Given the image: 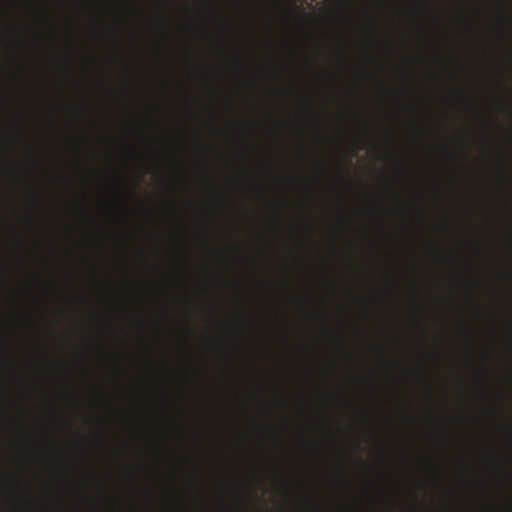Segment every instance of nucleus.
<instances>
[{"label":"nucleus","mask_w":512,"mask_h":512,"mask_svg":"<svg viewBox=\"0 0 512 512\" xmlns=\"http://www.w3.org/2000/svg\"><path fill=\"white\" fill-rule=\"evenodd\" d=\"M290 127H291V122L281 116V118L279 119V122H278L279 136L282 138L284 130H286L287 128H290Z\"/></svg>","instance_id":"nucleus-5"},{"label":"nucleus","mask_w":512,"mask_h":512,"mask_svg":"<svg viewBox=\"0 0 512 512\" xmlns=\"http://www.w3.org/2000/svg\"><path fill=\"white\" fill-rule=\"evenodd\" d=\"M283 162H281V171L277 178V190L281 194L280 199L277 203V231L283 235L287 224V215L290 212V202L287 197L284 196V187L294 189L295 181L294 178L289 175L285 170Z\"/></svg>","instance_id":"nucleus-3"},{"label":"nucleus","mask_w":512,"mask_h":512,"mask_svg":"<svg viewBox=\"0 0 512 512\" xmlns=\"http://www.w3.org/2000/svg\"><path fill=\"white\" fill-rule=\"evenodd\" d=\"M275 53V77L278 82L277 96L283 110L286 107L287 100L296 96V89L291 85V79L295 71L298 50L287 35L281 34L276 42Z\"/></svg>","instance_id":"nucleus-2"},{"label":"nucleus","mask_w":512,"mask_h":512,"mask_svg":"<svg viewBox=\"0 0 512 512\" xmlns=\"http://www.w3.org/2000/svg\"><path fill=\"white\" fill-rule=\"evenodd\" d=\"M277 285L282 297L290 295L292 289L291 266L283 259H281L280 276Z\"/></svg>","instance_id":"nucleus-4"},{"label":"nucleus","mask_w":512,"mask_h":512,"mask_svg":"<svg viewBox=\"0 0 512 512\" xmlns=\"http://www.w3.org/2000/svg\"><path fill=\"white\" fill-rule=\"evenodd\" d=\"M289 318L286 309L280 311V346H281V374L280 390L276 397V405L279 415V423L276 431V443L280 452V467L277 472V482L283 497V510L286 512L288 504L293 498L290 481V464L287 453V435L290 432L289 408L290 401L287 396L289 384L287 349L291 343L288 333Z\"/></svg>","instance_id":"nucleus-1"},{"label":"nucleus","mask_w":512,"mask_h":512,"mask_svg":"<svg viewBox=\"0 0 512 512\" xmlns=\"http://www.w3.org/2000/svg\"><path fill=\"white\" fill-rule=\"evenodd\" d=\"M283 247L284 248H291V238H284L283 239Z\"/></svg>","instance_id":"nucleus-6"}]
</instances>
